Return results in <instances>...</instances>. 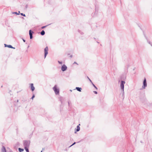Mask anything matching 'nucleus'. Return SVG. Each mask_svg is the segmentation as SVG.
Instances as JSON below:
<instances>
[{
    "label": "nucleus",
    "instance_id": "f257e3e1",
    "mask_svg": "<svg viewBox=\"0 0 152 152\" xmlns=\"http://www.w3.org/2000/svg\"><path fill=\"white\" fill-rule=\"evenodd\" d=\"M125 82L124 81L121 80V81L120 87L121 89V93L123 96H124V84H125Z\"/></svg>",
    "mask_w": 152,
    "mask_h": 152
},
{
    "label": "nucleus",
    "instance_id": "f03ea898",
    "mask_svg": "<svg viewBox=\"0 0 152 152\" xmlns=\"http://www.w3.org/2000/svg\"><path fill=\"white\" fill-rule=\"evenodd\" d=\"M53 89L54 91L55 94L56 95H58L59 94V89L58 88H57V86L56 85H55L54 87L53 88Z\"/></svg>",
    "mask_w": 152,
    "mask_h": 152
},
{
    "label": "nucleus",
    "instance_id": "7ed1b4c3",
    "mask_svg": "<svg viewBox=\"0 0 152 152\" xmlns=\"http://www.w3.org/2000/svg\"><path fill=\"white\" fill-rule=\"evenodd\" d=\"M30 144V141H25L23 143V145L24 147H29Z\"/></svg>",
    "mask_w": 152,
    "mask_h": 152
},
{
    "label": "nucleus",
    "instance_id": "20e7f679",
    "mask_svg": "<svg viewBox=\"0 0 152 152\" xmlns=\"http://www.w3.org/2000/svg\"><path fill=\"white\" fill-rule=\"evenodd\" d=\"M147 84L146 83V79L145 77L144 78V80L143 82V85L142 88L143 89H145V87L147 86Z\"/></svg>",
    "mask_w": 152,
    "mask_h": 152
},
{
    "label": "nucleus",
    "instance_id": "39448f33",
    "mask_svg": "<svg viewBox=\"0 0 152 152\" xmlns=\"http://www.w3.org/2000/svg\"><path fill=\"white\" fill-rule=\"evenodd\" d=\"M48 46L46 47L44 49V56L45 58L48 53Z\"/></svg>",
    "mask_w": 152,
    "mask_h": 152
},
{
    "label": "nucleus",
    "instance_id": "423d86ee",
    "mask_svg": "<svg viewBox=\"0 0 152 152\" xmlns=\"http://www.w3.org/2000/svg\"><path fill=\"white\" fill-rule=\"evenodd\" d=\"M67 68V66L64 64L61 66V70L62 71L64 72L66 70Z\"/></svg>",
    "mask_w": 152,
    "mask_h": 152
},
{
    "label": "nucleus",
    "instance_id": "0eeeda50",
    "mask_svg": "<svg viewBox=\"0 0 152 152\" xmlns=\"http://www.w3.org/2000/svg\"><path fill=\"white\" fill-rule=\"evenodd\" d=\"M34 33V32L31 30H30L29 31V34L30 36V38L31 39H32L33 38V34Z\"/></svg>",
    "mask_w": 152,
    "mask_h": 152
},
{
    "label": "nucleus",
    "instance_id": "6e6552de",
    "mask_svg": "<svg viewBox=\"0 0 152 152\" xmlns=\"http://www.w3.org/2000/svg\"><path fill=\"white\" fill-rule=\"evenodd\" d=\"M80 125V124H79L78 125H77V129L76 130H75V133H76L77 132L80 131V127L79 126Z\"/></svg>",
    "mask_w": 152,
    "mask_h": 152
},
{
    "label": "nucleus",
    "instance_id": "1a4fd4ad",
    "mask_svg": "<svg viewBox=\"0 0 152 152\" xmlns=\"http://www.w3.org/2000/svg\"><path fill=\"white\" fill-rule=\"evenodd\" d=\"M30 87L31 90L32 91H34L35 89V88L34 86V85L33 83H31L30 84Z\"/></svg>",
    "mask_w": 152,
    "mask_h": 152
},
{
    "label": "nucleus",
    "instance_id": "9d476101",
    "mask_svg": "<svg viewBox=\"0 0 152 152\" xmlns=\"http://www.w3.org/2000/svg\"><path fill=\"white\" fill-rule=\"evenodd\" d=\"M4 45L5 47H7L9 48H14V49L15 48L13 47L11 45H7L5 44H4Z\"/></svg>",
    "mask_w": 152,
    "mask_h": 152
},
{
    "label": "nucleus",
    "instance_id": "9b49d317",
    "mask_svg": "<svg viewBox=\"0 0 152 152\" xmlns=\"http://www.w3.org/2000/svg\"><path fill=\"white\" fill-rule=\"evenodd\" d=\"M144 36L145 37V38L147 40L148 42L150 44L151 46L152 47V43L150 42V41H149L147 37L144 34Z\"/></svg>",
    "mask_w": 152,
    "mask_h": 152
},
{
    "label": "nucleus",
    "instance_id": "f8f14e48",
    "mask_svg": "<svg viewBox=\"0 0 152 152\" xmlns=\"http://www.w3.org/2000/svg\"><path fill=\"white\" fill-rule=\"evenodd\" d=\"M1 152H7L5 147L4 146H2Z\"/></svg>",
    "mask_w": 152,
    "mask_h": 152
},
{
    "label": "nucleus",
    "instance_id": "ddd939ff",
    "mask_svg": "<svg viewBox=\"0 0 152 152\" xmlns=\"http://www.w3.org/2000/svg\"><path fill=\"white\" fill-rule=\"evenodd\" d=\"M76 89L78 91L81 92V91L82 88L80 87H77L76 88Z\"/></svg>",
    "mask_w": 152,
    "mask_h": 152
},
{
    "label": "nucleus",
    "instance_id": "4468645a",
    "mask_svg": "<svg viewBox=\"0 0 152 152\" xmlns=\"http://www.w3.org/2000/svg\"><path fill=\"white\" fill-rule=\"evenodd\" d=\"M40 33L41 35L43 36L45 34V32L44 30H42Z\"/></svg>",
    "mask_w": 152,
    "mask_h": 152
},
{
    "label": "nucleus",
    "instance_id": "2eb2a0df",
    "mask_svg": "<svg viewBox=\"0 0 152 152\" xmlns=\"http://www.w3.org/2000/svg\"><path fill=\"white\" fill-rule=\"evenodd\" d=\"M18 151L19 152H22L24 151V149L22 148H18Z\"/></svg>",
    "mask_w": 152,
    "mask_h": 152
},
{
    "label": "nucleus",
    "instance_id": "dca6fc26",
    "mask_svg": "<svg viewBox=\"0 0 152 152\" xmlns=\"http://www.w3.org/2000/svg\"><path fill=\"white\" fill-rule=\"evenodd\" d=\"M29 147L26 148V147H24V149L26 150V152H29L28 148Z\"/></svg>",
    "mask_w": 152,
    "mask_h": 152
},
{
    "label": "nucleus",
    "instance_id": "f3484780",
    "mask_svg": "<svg viewBox=\"0 0 152 152\" xmlns=\"http://www.w3.org/2000/svg\"><path fill=\"white\" fill-rule=\"evenodd\" d=\"M20 12L19 11H18V13H17L16 12H12L13 14H16V15H18L20 14Z\"/></svg>",
    "mask_w": 152,
    "mask_h": 152
},
{
    "label": "nucleus",
    "instance_id": "a211bd4d",
    "mask_svg": "<svg viewBox=\"0 0 152 152\" xmlns=\"http://www.w3.org/2000/svg\"><path fill=\"white\" fill-rule=\"evenodd\" d=\"M92 85L97 90V87L94 85V84H93V83L92 82V83H91Z\"/></svg>",
    "mask_w": 152,
    "mask_h": 152
},
{
    "label": "nucleus",
    "instance_id": "6ab92c4d",
    "mask_svg": "<svg viewBox=\"0 0 152 152\" xmlns=\"http://www.w3.org/2000/svg\"><path fill=\"white\" fill-rule=\"evenodd\" d=\"M87 78L88 79V80H89V81L91 83H92V81L89 78V77L88 76L87 77Z\"/></svg>",
    "mask_w": 152,
    "mask_h": 152
},
{
    "label": "nucleus",
    "instance_id": "aec40b11",
    "mask_svg": "<svg viewBox=\"0 0 152 152\" xmlns=\"http://www.w3.org/2000/svg\"><path fill=\"white\" fill-rule=\"evenodd\" d=\"M20 14L21 15H22V16H25H25H26V15H25V14H24L23 13H21Z\"/></svg>",
    "mask_w": 152,
    "mask_h": 152
},
{
    "label": "nucleus",
    "instance_id": "412c9836",
    "mask_svg": "<svg viewBox=\"0 0 152 152\" xmlns=\"http://www.w3.org/2000/svg\"><path fill=\"white\" fill-rule=\"evenodd\" d=\"M47 26H42V27H41V28L42 29H43L44 28H45Z\"/></svg>",
    "mask_w": 152,
    "mask_h": 152
},
{
    "label": "nucleus",
    "instance_id": "4be33fe9",
    "mask_svg": "<svg viewBox=\"0 0 152 152\" xmlns=\"http://www.w3.org/2000/svg\"><path fill=\"white\" fill-rule=\"evenodd\" d=\"M76 143V142H75L74 143H73L69 147H71V146H72L73 145H75Z\"/></svg>",
    "mask_w": 152,
    "mask_h": 152
},
{
    "label": "nucleus",
    "instance_id": "5701e85b",
    "mask_svg": "<svg viewBox=\"0 0 152 152\" xmlns=\"http://www.w3.org/2000/svg\"><path fill=\"white\" fill-rule=\"evenodd\" d=\"M35 97V95L34 94H33L31 98V99H33V98Z\"/></svg>",
    "mask_w": 152,
    "mask_h": 152
},
{
    "label": "nucleus",
    "instance_id": "b1692460",
    "mask_svg": "<svg viewBox=\"0 0 152 152\" xmlns=\"http://www.w3.org/2000/svg\"><path fill=\"white\" fill-rule=\"evenodd\" d=\"M58 63L59 64H62V62L61 61H58Z\"/></svg>",
    "mask_w": 152,
    "mask_h": 152
},
{
    "label": "nucleus",
    "instance_id": "393cba45",
    "mask_svg": "<svg viewBox=\"0 0 152 152\" xmlns=\"http://www.w3.org/2000/svg\"><path fill=\"white\" fill-rule=\"evenodd\" d=\"M94 94H97V92L96 91H94Z\"/></svg>",
    "mask_w": 152,
    "mask_h": 152
},
{
    "label": "nucleus",
    "instance_id": "a878e982",
    "mask_svg": "<svg viewBox=\"0 0 152 152\" xmlns=\"http://www.w3.org/2000/svg\"><path fill=\"white\" fill-rule=\"evenodd\" d=\"M22 39H23V42H26V40H25L24 39H23V38H22Z\"/></svg>",
    "mask_w": 152,
    "mask_h": 152
},
{
    "label": "nucleus",
    "instance_id": "bb28decb",
    "mask_svg": "<svg viewBox=\"0 0 152 152\" xmlns=\"http://www.w3.org/2000/svg\"><path fill=\"white\" fill-rule=\"evenodd\" d=\"M76 64L77 65H78V64H77V63L76 62H74V63H73V64Z\"/></svg>",
    "mask_w": 152,
    "mask_h": 152
},
{
    "label": "nucleus",
    "instance_id": "cd10ccee",
    "mask_svg": "<svg viewBox=\"0 0 152 152\" xmlns=\"http://www.w3.org/2000/svg\"><path fill=\"white\" fill-rule=\"evenodd\" d=\"M9 152H13L12 150H10Z\"/></svg>",
    "mask_w": 152,
    "mask_h": 152
},
{
    "label": "nucleus",
    "instance_id": "c85d7f7f",
    "mask_svg": "<svg viewBox=\"0 0 152 152\" xmlns=\"http://www.w3.org/2000/svg\"><path fill=\"white\" fill-rule=\"evenodd\" d=\"M78 32L79 33H80V30H78Z\"/></svg>",
    "mask_w": 152,
    "mask_h": 152
},
{
    "label": "nucleus",
    "instance_id": "c756f323",
    "mask_svg": "<svg viewBox=\"0 0 152 152\" xmlns=\"http://www.w3.org/2000/svg\"><path fill=\"white\" fill-rule=\"evenodd\" d=\"M28 5H26V8H27V7H28Z\"/></svg>",
    "mask_w": 152,
    "mask_h": 152
},
{
    "label": "nucleus",
    "instance_id": "7c9ffc66",
    "mask_svg": "<svg viewBox=\"0 0 152 152\" xmlns=\"http://www.w3.org/2000/svg\"><path fill=\"white\" fill-rule=\"evenodd\" d=\"M72 56L71 55L70 56V58H72Z\"/></svg>",
    "mask_w": 152,
    "mask_h": 152
},
{
    "label": "nucleus",
    "instance_id": "2f4dec72",
    "mask_svg": "<svg viewBox=\"0 0 152 152\" xmlns=\"http://www.w3.org/2000/svg\"><path fill=\"white\" fill-rule=\"evenodd\" d=\"M81 34H83V32H82L81 33Z\"/></svg>",
    "mask_w": 152,
    "mask_h": 152
},
{
    "label": "nucleus",
    "instance_id": "473e14b6",
    "mask_svg": "<svg viewBox=\"0 0 152 152\" xmlns=\"http://www.w3.org/2000/svg\"><path fill=\"white\" fill-rule=\"evenodd\" d=\"M16 144H17V145H19V142H18Z\"/></svg>",
    "mask_w": 152,
    "mask_h": 152
},
{
    "label": "nucleus",
    "instance_id": "72a5a7b5",
    "mask_svg": "<svg viewBox=\"0 0 152 152\" xmlns=\"http://www.w3.org/2000/svg\"><path fill=\"white\" fill-rule=\"evenodd\" d=\"M70 53H68V54H67V55H70Z\"/></svg>",
    "mask_w": 152,
    "mask_h": 152
},
{
    "label": "nucleus",
    "instance_id": "f704fd0d",
    "mask_svg": "<svg viewBox=\"0 0 152 152\" xmlns=\"http://www.w3.org/2000/svg\"><path fill=\"white\" fill-rule=\"evenodd\" d=\"M94 39L96 40V38H94Z\"/></svg>",
    "mask_w": 152,
    "mask_h": 152
},
{
    "label": "nucleus",
    "instance_id": "c9c22d12",
    "mask_svg": "<svg viewBox=\"0 0 152 152\" xmlns=\"http://www.w3.org/2000/svg\"><path fill=\"white\" fill-rule=\"evenodd\" d=\"M18 102V100H17V102Z\"/></svg>",
    "mask_w": 152,
    "mask_h": 152
},
{
    "label": "nucleus",
    "instance_id": "e433bc0d",
    "mask_svg": "<svg viewBox=\"0 0 152 152\" xmlns=\"http://www.w3.org/2000/svg\"><path fill=\"white\" fill-rule=\"evenodd\" d=\"M97 42L98 43H99V42Z\"/></svg>",
    "mask_w": 152,
    "mask_h": 152
},
{
    "label": "nucleus",
    "instance_id": "4c0bfd02",
    "mask_svg": "<svg viewBox=\"0 0 152 152\" xmlns=\"http://www.w3.org/2000/svg\"><path fill=\"white\" fill-rule=\"evenodd\" d=\"M41 152H42V151H41Z\"/></svg>",
    "mask_w": 152,
    "mask_h": 152
}]
</instances>
